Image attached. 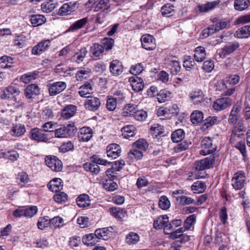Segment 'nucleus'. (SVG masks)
Listing matches in <instances>:
<instances>
[{"mask_svg":"<svg viewBox=\"0 0 250 250\" xmlns=\"http://www.w3.org/2000/svg\"><path fill=\"white\" fill-rule=\"evenodd\" d=\"M37 226L41 229L47 227L51 228L50 219H48L47 217H41L38 220Z\"/></svg>","mask_w":250,"mask_h":250,"instance_id":"obj_59","label":"nucleus"},{"mask_svg":"<svg viewBox=\"0 0 250 250\" xmlns=\"http://www.w3.org/2000/svg\"><path fill=\"white\" fill-rule=\"evenodd\" d=\"M93 136V130L89 127H83L80 129L78 134V138L80 141L87 142Z\"/></svg>","mask_w":250,"mask_h":250,"instance_id":"obj_16","label":"nucleus"},{"mask_svg":"<svg viewBox=\"0 0 250 250\" xmlns=\"http://www.w3.org/2000/svg\"><path fill=\"white\" fill-rule=\"evenodd\" d=\"M95 235L98 241L99 239L106 240L108 238L110 231L106 228L99 229L96 230Z\"/></svg>","mask_w":250,"mask_h":250,"instance_id":"obj_47","label":"nucleus"},{"mask_svg":"<svg viewBox=\"0 0 250 250\" xmlns=\"http://www.w3.org/2000/svg\"><path fill=\"white\" fill-rule=\"evenodd\" d=\"M121 153V148L119 145L112 144L109 145L106 148L107 156L112 159L118 157Z\"/></svg>","mask_w":250,"mask_h":250,"instance_id":"obj_15","label":"nucleus"},{"mask_svg":"<svg viewBox=\"0 0 250 250\" xmlns=\"http://www.w3.org/2000/svg\"><path fill=\"white\" fill-rule=\"evenodd\" d=\"M202 149L200 154L202 155H206L212 153L215 150L216 147L213 146L212 141L209 137H205L201 143Z\"/></svg>","mask_w":250,"mask_h":250,"instance_id":"obj_7","label":"nucleus"},{"mask_svg":"<svg viewBox=\"0 0 250 250\" xmlns=\"http://www.w3.org/2000/svg\"><path fill=\"white\" fill-rule=\"evenodd\" d=\"M159 206L163 210H167L169 208L170 203L168 198L165 196L160 197L159 201Z\"/></svg>","mask_w":250,"mask_h":250,"instance_id":"obj_62","label":"nucleus"},{"mask_svg":"<svg viewBox=\"0 0 250 250\" xmlns=\"http://www.w3.org/2000/svg\"><path fill=\"white\" fill-rule=\"evenodd\" d=\"M185 137V132L182 129H179L174 131L171 134V140L174 143L181 141Z\"/></svg>","mask_w":250,"mask_h":250,"instance_id":"obj_48","label":"nucleus"},{"mask_svg":"<svg viewBox=\"0 0 250 250\" xmlns=\"http://www.w3.org/2000/svg\"><path fill=\"white\" fill-rule=\"evenodd\" d=\"M123 136L126 139H130L135 134V127L132 125H127L122 129Z\"/></svg>","mask_w":250,"mask_h":250,"instance_id":"obj_38","label":"nucleus"},{"mask_svg":"<svg viewBox=\"0 0 250 250\" xmlns=\"http://www.w3.org/2000/svg\"><path fill=\"white\" fill-rule=\"evenodd\" d=\"M17 179L20 181L18 184L21 186V187H23L29 181V176L27 173L25 172L19 173Z\"/></svg>","mask_w":250,"mask_h":250,"instance_id":"obj_63","label":"nucleus"},{"mask_svg":"<svg viewBox=\"0 0 250 250\" xmlns=\"http://www.w3.org/2000/svg\"><path fill=\"white\" fill-rule=\"evenodd\" d=\"M40 88L36 84L28 85L24 89V95L28 99L34 98L40 94Z\"/></svg>","mask_w":250,"mask_h":250,"instance_id":"obj_19","label":"nucleus"},{"mask_svg":"<svg viewBox=\"0 0 250 250\" xmlns=\"http://www.w3.org/2000/svg\"><path fill=\"white\" fill-rule=\"evenodd\" d=\"M30 22L34 27H37L43 24L46 21V18L42 15L36 14L30 16Z\"/></svg>","mask_w":250,"mask_h":250,"instance_id":"obj_29","label":"nucleus"},{"mask_svg":"<svg viewBox=\"0 0 250 250\" xmlns=\"http://www.w3.org/2000/svg\"><path fill=\"white\" fill-rule=\"evenodd\" d=\"M206 56L205 49L203 47L198 46L196 48L194 57L197 62H202L205 59Z\"/></svg>","mask_w":250,"mask_h":250,"instance_id":"obj_42","label":"nucleus"},{"mask_svg":"<svg viewBox=\"0 0 250 250\" xmlns=\"http://www.w3.org/2000/svg\"><path fill=\"white\" fill-rule=\"evenodd\" d=\"M218 118L216 116H209L204 121V124L201 128L205 131L208 128L216 124L218 122Z\"/></svg>","mask_w":250,"mask_h":250,"instance_id":"obj_37","label":"nucleus"},{"mask_svg":"<svg viewBox=\"0 0 250 250\" xmlns=\"http://www.w3.org/2000/svg\"><path fill=\"white\" fill-rule=\"evenodd\" d=\"M196 216L195 214L189 215L184 222V229L185 230L189 229L191 226L195 223Z\"/></svg>","mask_w":250,"mask_h":250,"instance_id":"obj_60","label":"nucleus"},{"mask_svg":"<svg viewBox=\"0 0 250 250\" xmlns=\"http://www.w3.org/2000/svg\"><path fill=\"white\" fill-rule=\"evenodd\" d=\"M103 187L109 191H112L116 189L118 186L116 183L112 180H106L103 183Z\"/></svg>","mask_w":250,"mask_h":250,"instance_id":"obj_57","label":"nucleus"},{"mask_svg":"<svg viewBox=\"0 0 250 250\" xmlns=\"http://www.w3.org/2000/svg\"><path fill=\"white\" fill-rule=\"evenodd\" d=\"M177 200L179 201V204L182 206L188 205L190 204H194L195 202L191 197L186 196H180L177 197Z\"/></svg>","mask_w":250,"mask_h":250,"instance_id":"obj_54","label":"nucleus"},{"mask_svg":"<svg viewBox=\"0 0 250 250\" xmlns=\"http://www.w3.org/2000/svg\"><path fill=\"white\" fill-rule=\"evenodd\" d=\"M92 85L91 83H86L79 88L78 93L81 97L87 98V97H90L87 95L92 93Z\"/></svg>","mask_w":250,"mask_h":250,"instance_id":"obj_31","label":"nucleus"},{"mask_svg":"<svg viewBox=\"0 0 250 250\" xmlns=\"http://www.w3.org/2000/svg\"><path fill=\"white\" fill-rule=\"evenodd\" d=\"M189 143L187 141H184L178 144L174 147V150L176 153H179L181 151L186 150L189 147Z\"/></svg>","mask_w":250,"mask_h":250,"instance_id":"obj_64","label":"nucleus"},{"mask_svg":"<svg viewBox=\"0 0 250 250\" xmlns=\"http://www.w3.org/2000/svg\"><path fill=\"white\" fill-rule=\"evenodd\" d=\"M77 128L74 124L60 125L59 127L54 131V136L56 138H67L72 136L77 131Z\"/></svg>","mask_w":250,"mask_h":250,"instance_id":"obj_2","label":"nucleus"},{"mask_svg":"<svg viewBox=\"0 0 250 250\" xmlns=\"http://www.w3.org/2000/svg\"><path fill=\"white\" fill-rule=\"evenodd\" d=\"M83 167L86 170H88L94 174H97L100 170V168L98 164L93 163H86L83 165Z\"/></svg>","mask_w":250,"mask_h":250,"instance_id":"obj_49","label":"nucleus"},{"mask_svg":"<svg viewBox=\"0 0 250 250\" xmlns=\"http://www.w3.org/2000/svg\"><path fill=\"white\" fill-rule=\"evenodd\" d=\"M171 93L166 89H162L160 90L157 94V99L159 103H162L166 101L170 98Z\"/></svg>","mask_w":250,"mask_h":250,"instance_id":"obj_55","label":"nucleus"},{"mask_svg":"<svg viewBox=\"0 0 250 250\" xmlns=\"http://www.w3.org/2000/svg\"><path fill=\"white\" fill-rule=\"evenodd\" d=\"M143 157V152L141 150H138L133 147L128 153V157L133 161L141 159Z\"/></svg>","mask_w":250,"mask_h":250,"instance_id":"obj_43","label":"nucleus"},{"mask_svg":"<svg viewBox=\"0 0 250 250\" xmlns=\"http://www.w3.org/2000/svg\"><path fill=\"white\" fill-rule=\"evenodd\" d=\"M203 119V113L200 110H194L190 115V121L194 125H197L201 123Z\"/></svg>","mask_w":250,"mask_h":250,"instance_id":"obj_36","label":"nucleus"},{"mask_svg":"<svg viewBox=\"0 0 250 250\" xmlns=\"http://www.w3.org/2000/svg\"><path fill=\"white\" fill-rule=\"evenodd\" d=\"M77 111V107L73 104H69L64 107L61 111V116L64 119L68 120L73 116Z\"/></svg>","mask_w":250,"mask_h":250,"instance_id":"obj_20","label":"nucleus"},{"mask_svg":"<svg viewBox=\"0 0 250 250\" xmlns=\"http://www.w3.org/2000/svg\"><path fill=\"white\" fill-rule=\"evenodd\" d=\"M46 165L52 171L58 172L62 168V164L61 160L55 156H48L45 158Z\"/></svg>","mask_w":250,"mask_h":250,"instance_id":"obj_5","label":"nucleus"},{"mask_svg":"<svg viewBox=\"0 0 250 250\" xmlns=\"http://www.w3.org/2000/svg\"><path fill=\"white\" fill-rule=\"evenodd\" d=\"M88 20L87 18H84L77 21L73 23L69 28V31L74 32L79 29L82 28L87 22Z\"/></svg>","mask_w":250,"mask_h":250,"instance_id":"obj_41","label":"nucleus"},{"mask_svg":"<svg viewBox=\"0 0 250 250\" xmlns=\"http://www.w3.org/2000/svg\"><path fill=\"white\" fill-rule=\"evenodd\" d=\"M100 105V100L94 96L87 97V98L84 103L85 108L92 111L97 110L99 108Z\"/></svg>","mask_w":250,"mask_h":250,"instance_id":"obj_10","label":"nucleus"},{"mask_svg":"<svg viewBox=\"0 0 250 250\" xmlns=\"http://www.w3.org/2000/svg\"><path fill=\"white\" fill-rule=\"evenodd\" d=\"M104 50L103 45L99 43L93 44L90 48L89 53L91 57H100L103 55Z\"/></svg>","mask_w":250,"mask_h":250,"instance_id":"obj_25","label":"nucleus"},{"mask_svg":"<svg viewBox=\"0 0 250 250\" xmlns=\"http://www.w3.org/2000/svg\"><path fill=\"white\" fill-rule=\"evenodd\" d=\"M110 212L113 216L119 220H121L126 214L125 210L117 208H111L110 209Z\"/></svg>","mask_w":250,"mask_h":250,"instance_id":"obj_44","label":"nucleus"},{"mask_svg":"<svg viewBox=\"0 0 250 250\" xmlns=\"http://www.w3.org/2000/svg\"><path fill=\"white\" fill-rule=\"evenodd\" d=\"M1 67L2 68H9L12 67L13 63V59L10 57L4 56L0 59Z\"/></svg>","mask_w":250,"mask_h":250,"instance_id":"obj_53","label":"nucleus"},{"mask_svg":"<svg viewBox=\"0 0 250 250\" xmlns=\"http://www.w3.org/2000/svg\"><path fill=\"white\" fill-rule=\"evenodd\" d=\"M168 221V217L167 215H161L154 221L153 227L156 229H161L166 227Z\"/></svg>","mask_w":250,"mask_h":250,"instance_id":"obj_24","label":"nucleus"},{"mask_svg":"<svg viewBox=\"0 0 250 250\" xmlns=\"http://www.w3.org/2000/svg\"><path fill=\"white\" fill-rule=\"evenodd\" d=\"M15 84H12L11 85L8 86L3 93L0 94V97L1 99H14L15 97V93H16Z\"/></svg>","mask_w":250,"mask_h":250,"instance_id":"obj_32","label":"nucleus"},{"mask_svg":"<svg viewBox=\"0 0 250 250\" xmlns=\"http://www.w3.org/2000/svg\"><path fill=\"white\" fill-rule=\"evenodd\" d=\"M245 181V173L242 171H239L234 174L231 180V185L236 190H239L243 188Z\"/></svg>","mask_w":250,"mask_h":250,"instance_id":"obj_6","label":"nucleus"},{"mask_svg":"<svg viewBox=\"0 0 250 250\" xmlns=\"http://www.w3.org/2000/svg\"><path fill=\"white\" fill-rule=\"evenodd\" d=\"M76 2H69L63 4L59 9V14L61 16L69 14L75 10Z\"/></svg>","mask_w":250,"mask_h":250,"instance_id":"obj_18","label":"nucleus"},{"mask_svg":"<svg viewBox=\"0 0 250 250\" xmlns=\"http://www.w3.org/2000/svg\"><path fill=\"white\" fill-rule=\"evenodd\" d=\"M250 5V0H235L234 3V8L238 11L246 10Z\"/></svg>","mask_w":250,"mask_h":250,"instance_id":"obj_39","label":"nucleus"},{"mask_svg":"<svg viewBox=\"0 0 250 250\" xmlns=\"http://www.w3.org/2000/svg\"><path fill=\"white\" fill-rule=\"evenodd\" d=\"M215 161V157L213 155L207 157L200 161H195L194 166L195 169L201 171L211 167Z\"/></svg>","mask_w":250,"mask_h":250,"instance_id":"obj_4","label":"nucleus"},{"mask_svg":"<svg viewBox=\"0 0 250 250\" xmlns=\"http://www.w3.org/2000/svg\"><path fill=\"white\" fill-rule=\"evenodd\" d=\"M110 0H100L95 6L94 11H99L103 10L104 11L108 10L110 8Z\"/></svg>","mask_w":250,"mask_h":250,"instance_id":"obj_45","label":"nucleus"},{"mask_svg":"<svg viewBox=\"0 0 250 250\" xmlns=\"http://www.w3.org/2000/svg\"><path fill=\"white\" fill-rule=\"evenodd\" d=\"M182 224L181 219L173 220L168 224L164 228L165 234H169L170 232L173 231L177 227L180 226Z\"/></svg>","mask_w":250,"mask_h":250,"instance_id":"obj_40","label":"nucleus"},{"mask_svg":"<svg viewBox=\"0 0 250 250\" xmlns=\"http://www.w3.org/2000/svg\"><path fill=\"white\" fill-rule=\"evenodd\" d=\"M129 81L131 83L134 91L139 92L143 89L144 84L143 80L141 78L135 76L130 78Z\"/></svg>","mask_w":250,"mask_h":250,"instance_id":"obj_21","label":"nucleus"},{"mask_svg":"<svg viewBox=\"0 0 250 250\" xmlns=\"http://www.w3.org/2000/svg\"><path fill=\"white\" fill-rule=\"evenodd\" d=\"M48 188L53 192H57L61 190L63 187L62 180L60 178L54 179L48 184Z\"/></svg>","mask_w":250,"mask_h":250,"instance_id":"obj_26","label":"nucleus"},{"mask_svg":"<svg viewBox=\"0 0 250 250\" xmlns=\"http://www.w3.org/2000/svg\"><path fill=\"white\" fill-rule=\"evenodd\" d=\"M234 37L237 38H248L250 37V25L239 28L234 33Z\"/></svg>","mask_w":250,"mask_h":250,"instance_id":"obj_27","label":"nucleus"},{"mask_svg":"<svg viewBox=\"0 0 250 250\" xmlns=\"http://www.w3.org/2000/svg\"><path fill=\"white\" fill-rule=\"evenodd\" d=\"M91 73V69L87 67H81L76 74V78L78 81H82L83 79H86Z\"/></svg>","mask_w":250,"mask_h":250,"instance_id":"obj_30","label":"nucleus"},{"mask_svg":"<svg viewBox=\"0 0 250 250\" xmlns=\"http://www.w3.org/2000/svg\"><path fill=\"white\" fill-rule=\"evenodd\" d=\"M113 97H111L118 103L120 104L125 100V94L121 90H117L113 92Z\"/></svg>","mask_w":250,"mask_h":250,"instance_id":"obj_61","label":"nucleus"},{"mask_svg":"<svg viewBox=\"0 0 250 250\" xmlns=\"http://www.w3.org/2000/svg\"><path fill=\"white\" fill-rule=\"evenodd\" d=\"M207 188L205 183L197 181L194 182L191 186V190L194 193H202L205 192Z\"/></svg>","mask_w":250,"mask_h":250,"instance_id":"obj_33","label":"nucleus"},{"mask_svg":"<svg viewBox=\"0 0 250 250\" xmlns=\"http://www.w3.org/2000/svg\"><path fill=\"white\" fill-rule=\"evenodd\" d=\"M133 147L141 150V151L142 152V151L146 150L148 147V144L145 140L143 139H139L134 143Z\"/></svg>","mask_w":250,"mask_h":250,"instance_id":"obj_56","label":"nucleus"},{"mask_svg":"<svg viewBox=\"0 0 250 250\" xmlns=\"http://www.w3.org/2000/svg\"><path fill=\"white\" fill-rule=\"evenodd\" d=\"M82 241L84 244L87 246H93L99 242L95 233L85 234L83 236Z\"/></svg>","mask_w":250,"mask_h":250,"instance_id":"obj_35","label":"nucleus"},{"mask_svg":"<svg viewBox=\"0 0 250 250\" xmlns=\"http://www.w3.org/2000/svg\"><path fill=\"white\" fill-rule=\"evenodd\" d=\"M246 127L244 126L242 123L238 122L234 126L232 130L230 142L233 144L235 142L237 138H241L244 135V133L246 131Z\"/></svg>","mask_w":250,"mask_h":250,"instance_id":"obj_9","label":"nucleus"},{"mask_svg":"<svg viewBox=\"0 0 250 250\" xmlns=\"http://www.w3.org/2000/svg\"><path fill=\"white\" fill-rule=\"evenodd\" d=\"M219 3V1H214L204 4H199L196 8V10L200 12H207L214 8Z\"/></svg>","mask_w":250,"mask_h":250,"instance_id":"obj_22","label":"nucleus"},{"mask_svg":"<svg viewBox=\"0 0 250 250\" xmlns=\"http://www.w3.org/2000/svg\"><path fill=\"white\" fill-rule=\"evenodd\" d=\"M57 7V4L52 0L44 2L42 4V9L43 12L47 13L53 11Z\"/></svg>","mask_w":250,"mask_h":250,"instance_id":"obj_50","label":"nucleus"},{"mask_svg":"<svg viewBox=\"0 0 250 250\" xmlns=\"http://www.w3.org/2000/svg\"><path fill=\"white\" fill-rule=\"evenodd\" d=\"M161 12L163 16L169 17L175 12L174 6L171 4L167 3L161 8Z\"/></svg>","mask_w":250,"mask_h":250,"instance_id":"obj_46","label":"nucleus"},{"mask_svg":"<svg viewBox=\"0 0 250 250\" xmlns=\"http://www.w3.org/2000/svg\"><path fill=\"white\" fill-rule=\"evenodd\" d=\"M139 241V236L136 233L131 232L126 236L125 242L128 245L136 244Z\"/></svg>","mask_w":250,"mask_h":250,"instance_id":"obj_52","label":"nucleus"},{"mask_svg":"<svg viewBox=\"0 0 250 250\" xmlns=\"http://www.w3.org/2000/svg\"><path fill=\"white\" fill-rule=\"evenodd\" d=\"M241 110V107L238 105H234L231 111L229 119V124H235L239 116V113Z\"/></svg>","mask_w":250,"mask_h":250,"instance_id":"obj_28","label":"nucleus"},{"mask_svg":"<svg viewBox=\"0 0 250 250\" xmlns=\"http://www.w3.org/2000/svg\"><path fill=\"white\" fill-rule=\"evenodd\" d=\"M87 51L85 47L82 48L78 52H77L73 57V61H76L78 63H80L83 61Z\"/></svg>","mask_w":250,"mask_h":250,"instance_id":"obj_51","label":"nucleus"},{"mask_svg":"<svg viewBox=\"0 0 250 250\" xmlns=\"http://www.w3.org/2000/svg\"><path fill=\"white\" fill-rule=\"evenodd\" d=\"M66 87V84L63 82H57L51 84L49 87V93L50 96H55L62 91Z\"/></svg>","mask_w":250,"mask_h":250,"instance_id":"obj_14","label":"nucleus"},{"mask_svg":"<svg viewBox=\"0 0 250 250\" xmlns=\"http://www.w3.org/2000/svg\"><path fill=\"white\" fill-rule=\"evenodd\" d=\"M51 228H59L63 226V220L59 216L50 219Z\"/></svg>","mask_w":250,"mask_h":250,"instance_id":"obj_58","label":"nucleus"},{"mask_svg":"<svg viewBox=\"0 0 250 250\" xmlns=\"http://www.w3.org/2000/svg\"><path fill=\"white\" fill-rule=\"evenodd\" d=\"M232 104V101L229 98H222L217 99L213 103V107L216 111H221Z\"/></svg>","mask_w":250,"mask_h":250,"instance_id":"obj_13","label":"nucleus"},{"mask_svg":"<svg viewBox=\"0 0 250 250\" xmlns=\"http://www.w3.org/2000/svg\"><path fill=\"white\" fill-rule=\"evenodd\" d=\"M141 41L142 47L146 50H153L156 48L155 39L149 34L143 35Z\"/></svg>","mask_w":250,"mask_h":250,"instance_id":"obj_8","label":"nucleus"},{"mask_svg":"<svg viewBox=\"0 0 250 250\" xmlns=\"http://www.w3.org/2000/svg\"><path fill=\"white\" fill-rule=\"evenodd\" d=\"M239 46L238 42H230L228 43L223 48L219 50V54L221 58H224L225 56L235 51Z\"/></svg>","mask_w":250,"mask_h":250,"instance_id":"obj_11","label":"nucleus"},{"mask_svg":"<svg viewBox=\"0 0 250 250\" xmlns=\"http://www.w3.org/2000/svg\"><path fill=\"white\" fill-rule=\"evenodd\" d=\"M109 69L113 75H120L123 70L122 63L117 60H113L110 63Z\"/></svg>","mask_w":250,"mask_h":250,"instance_id":"obj_17","label":"nucleus"},{"mask_svg":"<svg viewBox=\"0 0 250 250\" xmlns=\"http://www.w3.org/2000/svg\"><path fill=\"white\" fill-rule=\"evenodd\" d=\"M50 45V40L42 41L32 48V53L35 55H39L48 50Z\"/></svg>","mask_w":250,"mask_h":250,"instance_id":"obj_12","label":"nucleus"},{"mask_svg":"<svg viewBox=\"0 0 250 250\" xmlns=\"http://www.w3.org/2000/svg\"><path fill=\"white\" fill-rule=\"evenodd\" d=\"M30 138L37 142L49 143L48 135L42 129L37 127L32 128L30 131Z\"/></svg>","mask_w":250,"mask_h":250,"instance_id":"obj_3","label":"nucleus"},{"mask_svg":"<svg viewBox=\"0 0 250 250\" xmlns=\"http://www.w3.org/2000/svg\"><path fill=\"white\" fill-rule=\"evenodd\" d=\"M204 93L201 90H195L190 94V98L195 104H198L204 101Z\"/></svg>","mask_w":250,"mask_h":250,"instance_id":"obj_34","label":"nucleus"},{"mask_svg":"<svg viewBox=\"0 0 250 250\" xmlns=\"http://www.w3.org/2000/svg\"><path fill=\"white\" fill-rule=\"evenodd\" d=\"M77 205L80 208H86L91 204V200L89 196L86 194H82L80 195L76 199Z\"/></svg>","mask_w":250,"mask_h":250,"instance_id":"obj_23","label":"nucleus"},{"mask_svg":"<svg viewBox=\"0 0 250 250\" xmlns=\"http://www.w3.org/2000/svg\"><path fill=\"white\" fill-rule=\"evenodd\" d=\"M123 114L124 116H133L136 120L140 122L145 121L147 117V113L146 111L139 109L137 105L130 104L125 105Z\"/></svg>","mask_w":250,"mask_h":250,"instance_id":"obj_1","label":"nucleus"}]
</instances>
